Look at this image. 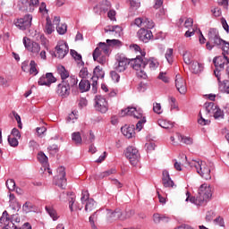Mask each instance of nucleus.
<instances>
[{"label": "nucleus", "instance_id": "nucleus-1", "mask_svg": "<svg viewBox=\"0 0 229 229\" xmlns=\"http://www.w3.org/2000/svg\"><path fill=\"white\" fill-rule=\"evenodd\" d=\"M141 55H137L134 59H128L124 56H119L117 58L118 64L115 66V71L117 72H124L125 69H128V66L131 65L138 78H142L146 80L148 74L146 73V62H144V56H146V52H140Z\"/></svg>", "mask_w": 229, "mask_h": 229}, {"label": "nucleus", "instance_id": "nucleus-2", "mask_svg": "<svg viewBox=\"0 0 229 229\" xmlns=\"http://www.w3.org/2000/svg\"><path fill=\"white\" fill-rule=\"evenodd\" d=\"M186 194L188 195L186 201L190 200L191 203L197 205V207H203L212 198V187L209 184L203 183L199 188L197 197L190 198L191 193L189 191Z\"/></svg>", "mask_w": 229, "mask_h": 229}, {"label": "nucleus", "instance_id": "nucleus-3", "mask_svg": "<svg viewBox=\"0 0 229 229\" xmlns=\"http://www.w3.org/2000/svg\"><path fill=\"white\" fill-rule=\"evenodd\" d=\"M208 38L211 44H214V46H216L217 47H221L224 60L226 62V64H229V58L226 56V55L229 54V42L221 38L217 29H210L208 33Z\"/></svg>", "mask_w": 229, "mask_h": 229}, {"label": "nucleus", "instance_id": "nucleus-4", "mask_svg": "<svg viewBox=\"0 0 229 229\" xmlns=\"http://www.w3.org/2000/svg\"><path fill=\"white\" fill-rule=\"evenodd\" d=\"M76 85H78L77 78H68L66 81H62L56 87V94L63 99H65L71 94V88Z\"/></svg>", "mask_w": 229, "mask_h": 229}, {"label": "nucleus", "instance_id": "nucleus-5", "mask_svg": "<svg viewBox=\"0 0 229 229\" xmlns=\"http://www.w3.org/2000/svg\"><path fill=\"white\" fill-rule=\"evenodd\" d=\"M124 115H133L136 119H140L136 124V130L140 131L143 128L144 123H146V117L142 118V109L137 107H127L126 109H123L120 113L121 117H124Z\"/></svg>", "mask_w": 229, "mask_h": 229}, {"label": "nucleus", "instance_id": "nucleus-6", "mask_svg": "<svg viewBox=\"0 0 229 229\" xmlns=\"http://www.w3.org/2000/svg\"><path fill=\"white\" fill-rule=\"evenodd\" d=\"M125 157L130 161L133 166L139 165V161L140 160V154L139 153V149L133 146H130L125 150Z\"/></svg>", "mask_w": 229, "mask_h": 229}, {"label": "nucleus", "instance_id": "nucleus-7", "mask_svg": "<svg viewBox=\"0 0 229 229\" xmlns=\"http://www.w3.org/2000/svg\"><path fill=\"white\" fill-rule=\"evenodd\" d=\"M31 21H33V15L25 14L21 18L15 19L13 22L16 28L24 31L29 30V28H31Z\"/></svg>", "mask_w": 229, "mask_h": 229}, {"label": "nucleus", "instance_id": "nucleus-8", "mask_svg": "<svg viewBox=\"0 0 229 229\" xmlns=\"http://www.w3.org/2000/svg\"><path fill=\"white\" fill-rule=\"evenodd\" d=\"M23 45L25 47V49L34 55V56H38V53H40V44L32 41L27 37L23 38Z\"/></svg>", "mask_w": 229, "mask_h": 229}, {"label": "nucleus", "instance_id": "nucleus-9", "mask_svg": "<svg viewBox=\"0 0 229 229\" xmlns=\"http://www.w3.org/2000/svg\"><path fill=\"white\" fill-rule=\"evenodd\" d=\"M213 64H215L216 67L214 74L216 78H217L219 83H221V74L219 72H221V71L225 69V64H228V63H226V61L225 60V56H218L213 59Z\"/></svg>", "mask_w": 229, "mask_h": 229}, {"label": "nucleus", "instance_id": "nucleus-10", "mask_svg": "<svg viewBox=\"0 0 229 229\" xmlns=\"http://www.w3.org/2000/svg\"><path fill=\"white\" fill-rule=\"evenodd\" d=\"M95 108L98 112H101V114H106V112H108V102H106V99L103 96L97 95L95 98Z\"/></svg>", "mask_w": 229, "mask_h": 229}, {"label": "nucleus", "instance_id": "nucleus-11", "mask_svg": "<svg viewBox=\"0 0 229 229\" xmlns=\"http://www.w3.org/2000/svg\"><path fill=\"white\" fill-rule=\"evenodd\" d=\"M55 56L62 60L69 53V46L65 41H59L55 47Z\"/></svg>", "mask_w": 229, "mask_h": 229}, {"label": "nucleus", "instance_id": "nucleus-12", "mask_svg": "<svg viewBox=\"0 0 229 229\" xmlns=\"http://www.w3.org/2000/svg\"><path fill=\"white\" fill-rule=\"evenodd\" d=\"M53 83H56V78H55L51 72H47L46 75H42L38 81V85H45L46 87H51V84Z\"/></svg>", "mask_w": 229, "mask_h": 229}, {"label": "nucleus", "instance_id": "nucleus-13", "mask_svg": "<svg viewBox=\"0 0 229 229\" xmlns=\"http://www.w3.org/2000/svg\"><path fill=\"white\" fill-rule=\"evenodd\" d=\"M137 35H138L139 40H140L141 42H144L145 44H148V42H149L151 38H153V32H151V30L145 28L140 29L137 32Z\"/></svg>", "mask_w": 229, "mask_h": 229}, {"label": "nucleus", "instance_id": "nucleus-14", "mask_svg": "<svg viewBox=\"0 0 229 229\" xmlns=\"http://www.w3.org/2000/svg\"><path fill=\"white\" fill-rule=\"evenodd\" d=\"M9 216L8 211L4 210L0 217V224L4 225L3 229H17V225L12 222Z\"/></svg>", "mask_w": 229, "mask_h": 229}, {"label": "nucleus", "instance_id": "nucleus-15", "mask_svg": "<svg viewBox=\"0 0 229 229\" xmlns=\"http://www.w3.org/2000/svg\"><path fill=\"white\" fill-rule=\"evenodd\" d=\"M175 87L180 94H186L187 92V82L182 75L177 74L175 76Z\"/></svg>", "mask_w": 229, "mask_h": 229}, {"label": "nucleus", "instance_id": "nucleus-16", "mask_svg": "<svg viewBox=\"0 0 229 229\" xmlns=\"http://www.w3.org/2000/svg\"><path fill=\"white\" fill-rule=\"evenodd\" d=\"M162 183L166 189H176V184L171 180V175L167 170H164L162 174Z\"/></svg>", "mask_w": 229, "mask_h": 229}, {"label": "nucleus", "instance_id": "nucleus-17", "mask_svg": "<svg viewBox=\"0 0 229 229\" xmlns=\"http://www.w3.org/2000/svg\"><path fill=\"white\" fill-rule=\"evenodd\" d=\"M106 217L108 221H123V210L121 208H116L114 211L112 209H108L106 213Z\"/></svg>", "mask_w": 229, "mask_h": 229}, {"label": "nucleus", "instance_id": "nucleus-18", "mask_svg": "<svg viewBox=\"0 0 229 229\" xmlns=\"http://www.w3.org/2000/svg\"><path fill=\"white\" fill-rule=\"evenodd\" d=\"M105 33L114 35V37H121L123 33V28L119 25H108L104 29Z\"/></svg>", "mask_w": 229, "mask_h": 229}, {"label": "nucleus", "instance_id": "nucleus-19", "mask_svg": "<svg viewBox=\"0 0 229 229\" xmlns=\"http://www.w3.org/2000/svg\"><path fill=\"white\" fill-rule=\"evenodd\" d=\"M190 167H192L196 169L198 174H201L203 173L204 169L208 165H207L206 162L204 161H197V160H192L189 163Z\"/></svg>", "mask_w": 229, "mask_h": 229}, {"label": "nucleus", "instance_id": "nucleus-20", "mask_svg": "<svg viewBox=\"0 0 229 229\" xmlns=\"http://www.w3.org/2000/svg\"><path fill=\"white\" fill-rule=\"evenodd\" d=\"M66 195L68 196L69 208L71 212H74V207L76 210H81L83 208V206L74 204L76 202V195H74V193L69 192Z\"/></svg>", "mask_w": 229, "mask_h": 229}, {"label": "nucleus", "instance_id": "nucleus-21", "mask_svg": "<svg viewBox=\"0 0 229 229\" xmlns=\"http://www.w3.org/2000/svg\"><path fill=\"white\" fill-rule=\"evenodd\" d=\"M93 60L101 64V65H105L106 64V55L99 53V48H95L93 51Z\"/></svg>", "mask_w": 229, "mask_h": 229}, {"label": "nucleus", "instance_id": "nucleus-22", "mask_svg": "<svg viewBox=\"0 0 229 229\" xmlns=\"http://www.w3.org/2000/svg\"><path fill=\"white\" fill-rule=\"evenodd\" d=\"M212 171H214V165H208L204 171L200 172V176L204 180H212Z\"/></svg>", "mask_w": 229, "mask_h": 229}, {"label": "nucleus", "instance_id": "nucleus-23", "mask_svg": "<svg viewBox=\"0 0 229 229\" xmlns=\"http://www.w3.org/2000/svg\"><path fill=\"white\" fill-rule=\"evenodd\" d=\"M57 72L61 76L62 81H65L69 80V78H76L74 76H70L69 72L63 65H59L57 67Z\"/></svg>", "mask_w": 229, "mask_h": 229}, {"label": "nucleus", "instance_id": "nucleus-24", "mask_svg": "<svg viewBox=\"0 0 229 229\" xmlns=\"http://www.w3.org/2000/svg\"><path fill=\"white\" fill-rule=\"evenodd\" d=\"M121 131L127 139H131L135 135V126L122 127Z\"/></svg>", "mask_w": 229, "mask_h": 229}, {"label": "nucleus", "instance_id": "nucleus-25", "mask_svg": "<svg viewBox=\"0 0 229 229\" xmlns=\"http://www.w3.org/2000/svg\"><path fill=\"white\" fill-rule=\"evenodd\" d=\"M153 221L156 223V225H158L159 223H169V217L165 215H160L158 213H155L153 215Z\"/></svg>", "mask_w": 229, "mask_h": 229}, {"label": "nucleus", "instance_id": "nucleus-26", "mask_svg": "<svg viewBox=\"0 0 229 229\" xmlns=\"http://www.w3.org/2000/svg\"><path fill=\"white\" fill-rule=\"evenodd\" d=\"M95 49H98V53H102L104 55L110 54V46L108 43L99 42L98 47H97Z\"/></svg>", "mask_w": 229, "mask_h": 229}, {"label": "nucleus", "instance_id": "nucleus-27", "mask_svg": "<svg viewBox=\"0 0 229 229\" xmlns=\"http://www.w3.org/2000/svg\"><path fill=\"white\" fill-rule=\"evenodd\" d=\"M55 185L60 187V189H65L67 187V179L65 177L55 176L54 178Z\"/></svg>", "mask_w": 229, "mask_h": 229}, {"label": "nucleus", "instance_id": "nucleus-28", "mask_svg": "<svg viewBox=\"0 0 229 229\" xmlns=\"http://www.w3.org/2000/svg\"><path fill=\"white\" fill-rule=\"evenodd\" d=\"M207 114L209 115H214L216 109L218 107L214 102H206L204 104Z\"/></svg>", "mask_w": 229, "mask_h": 229}, {"label": "nucleus", "instance_id": "nucleus-29", "mask_svg": "<svg viewBox=\"0 0 229 229\" xmlns=\"http://www.w3.org/2000/svg\"><path fill=\"white\" fill-rule=\"evenodd\" d=\"M45 210L47 212L50 217H52L53 221H56L58 219V213H56V209L53 206H46Z\"/></svg>", "mask_w": 229, "mask_h": 229}, {"label": "nucleus", "instance_id": "nucleus-30", "mask_svg": "<svg viewBox=\"0 0 229 229\" xmlns=\"http://www.w3.org/2000/svg\"><path fill=\"white\" fill-rule=\"evenodd\" d=\"M79 89L81 92H89L90 90V81L82 79L79 83Z\"/></svg>", "mask_w": 229, "mask_h": 229}, {"label": "nucleus", "instance_id": "nucleus-31", "mask_svg": "<svg viewBox=\"0 0 229 229\" xmlns=\"http://www.w3.org/2000/svg\"><path fill=\"white\" fill-rule=\"evenodd\" d=\"M18 8L21 12H30V1L20 0L18 2Z\"/></svg>", "mask_w": 229, "mask_h": 229}, {"label": "nucleus", "instance_id": "nucleus-32", "mask_svg": "<svg viewBox=\"0 0 229 229\" xmlns=\"http://www.w3.org/2000/svg\"><path fill=\"white\" fill-rule=\"evenodd\" d=\"M190 70L194 74H198V72H201V71H203V65L198 62H193L191 64H190Z\"/></svg>", "mask_w": 229, "mask_h": 229}, {"label": "nucleus", "instance_id": "nucleus-33", "mask_svg": "<svg viewBox=\"0 0 229 229\" xmlns=\"http://www.w3.org/2000/svg\"><path fill=\"white\" fill-rule=\"evenodd\" d=\"M96 200L93 199H89L87 200L85 205V211L86 212H92V210H96Z\"/></svg>", "mask_w": 229, "mask_h": 229}, {"label": "nucleus", "instance_id": "nucleus-34", "mask_svg": "<svg viewBox=\"0 0 229 229\" xmlns=\"http://www.w3.org/2000/svg\"><path fill=\"white\" fill-rule=\"evenodd\" d=\"M55 31V26H53V23H51V18L49 16L47 17V24L45 26V33L47 35H51Z\"/></svg>", "mask_w": 229, "mask_h": 229}, {"label": "nucleus", "instance_id": "nucleus-35", "mask_svg": "<svg viewBox=\"0 0 229 229\" xmlns=\"http://www.w3.org/2000/svg\"><path fill=\"white\" fill-rule=\"evenodd\" d=\"M165 57L166 59V61L168 62V64H173L174 62V50L173 48H167L165 54Z\"/></svg>", "mask_w": 229, "mask_h": 229}, {"label": "nucleus", "instance_id": "nucleus-36", "mask_svg": "<svg viewBox=\"0 0 229 229\" xmlns=\"http://www.w3.org/2000/svg\"><path fill=\"white\" fill-rule=\"evenodd\" d=\"M143 62L146 63V65L148 64L149 69H151V71H155V69H157L159 65V64L157 62L156 59L147 60V59H144V56H143Z\"/></svg>", "mask_w": 229, "mask_h": 229}, {"label": "nucleus", "instance_id": "nucleus-37", "mask_svg": "<svg viewBox=\"0 0 229 229\" xmlns=\"http://www.w3.org/2000/svg\"><path fill=\"white\" fill-rule=\"evenodd\" d=\"M93 77L99 80V78H105V72L100 66H97L93 71Z\"/></svg>", "mask_w": 229, "mask_h": 229}, {"label": "nucleus", "instance_id": "nucleus-38", "mask_svg": "<svg viewBox=\"0 0 229 229\" xmlns=\"http://www.w3.org/2000/svg\"><path fill=\"white\" fill-rule=\"evenodd\" d=\"M110 8H112V4L107 1H102L100 4V10L101 12H104V13H106V12H108V10H110Z\"/></svg>", "mask_w": 229, "mask_h": 229}, {"label": "nucleus", "instance_id": "nucleus-39", "mask_svg": "<svg viewBox=\"0 0 229 229\" xmlns=\"http://www.w3.org/2000/svg\"><path fill=\"white\" fill-rule=\"evenodd\" d=\"M219 90L224 94H229V81H224L219 84Z\"/></svg>", "mask_w": 229, "mask_h": 229}, {"label": "nucleus", "instance_id": "nucleus-40", "mask_svg": "<svg viewBox=\"0 0 229 229\" xmlns=\"http://www.w3.org/2000/svg\"><path fill=\"white\" fill-rule=\"evenodd\" d=\"M72 140L76 144L77 146H80L82 142L81 134L80 132H73L72 134Z\"/></svg>", "mask_w": 229, "mask_h": 229}, {"label": "nucleus", "instance_id": "nucleus-41", "mask_svg": "<svg viewBox=\"0 0 229 229\" xmlns=\"http://www.w3.org/2000/svg\"><path fill=\"white\" fill-rule=\"evenodd\" d=\"M143 28L153 30V28H155V22L149 18H143Z\"/></svg>", "mask_w": 229, "mask_h": 229}, {"label": "nucleus", "instance_id": "nucleus-42", "mask_svg": "<svg viewBox=\"0 0 229 229\" xmlns=\"http://www.w3.org/2000/svg\"><path fill=\"white\" fill-rule=\"evenodd\" d=\"M30 74L37 76L38 74V70L37 69V63L34 60H31L30 63Z\"/></svg>", "mask_w": 229, "mask_h": 229}, {"label": "nucleus", "instance_id": "nucleus-43", "mask_svg": "<svg viewBox=\"0 0 229 229\" xmlns=\"http://www.w3.org/2000/svg\"><path fill=\"white\" fill-rule=\"evenodd\" d=\"M159 126H161V128H165V130H171L174 124L167 120H162L159 122Z\"/></svg>", "mask_w": 229, "mask_h": 229}, {"label": "nucleus", "instance_id": "nucleus-44", "mask_svg": "<svg viewBox=\"0 0 229 229\" xmlns=\"http://www.w3.org/2000/svg\"><path fill=\"white\" fill-rule=\"evenodd\" d=\"M135 216V210L129 209L125 211L124 214L122 213V221H126V219H130L131 217H133Z\"/></svg>", "mask_w": 229, "mask_h": 229}, {"label": "nucleus", "instance_id": "nucleus-45", "mask_svg": "<svg viewBox=\"0 0 229 229\" xmlns=\"http://www.w3.org/2000/svg\"><path fill=\"white\" fill-rule=\"evenodd\" d=\"M39 1L38 0H30L29 1V13H33L35 12V8H37V6H38L39 4Z\"/></svg>", "mask_w": 229, "mask_h": 229}, {"label": "nucleus", "instance_id": "nucleus-46", "mask_svg": "<svg viewBox=\"0 0 229 229\" xmlns=\"http://www.w3.org/2000/svg\"><path fill=\"white\" fill-rule=\"evenodd\" d=\"M213 117L215 119H225V113L218 106L216 108L215 113L213 114Z\"/></svg>", "mask_w": 229, "mask_h": 229}, {"label": "nucleus", "instance_id": "nucleus-47", "mask_svg": "<svg viewBox=\"0 0 229 229\" xmlns=\"http://www.w3.org/2000/svg\"><path fill=\"white\" fill-rule=\"evenodd\" d=\"M8 140V144L12 148H17V146H19V139L18 138L8 136V140Z\"/></svg>", "mask_w": 229, "mask_h": 229}, {"label": "nucleus", "instance_id": "nucleus-48", "mask_svg": "<svg viewBox=\"0 0 229 229\" xmlns=\"http://www.w3.org/2000/svg\"><path fill=\"white\" fill-rule=\"evenodd\" d=\"M183 61L184 64H186V65H190L191 64L192 62V54H191L190 52H186L183 54Z\"/></svg>", "mask_w": 229, "mask_h": 229}, {"label": "nucleus", "instance_id": "nucleus-49", "mask_svg": "<svg viewBox=\"0 0 229 229\" xmlns=\"http://www.w3.org/2000/svg\"><path fill=\"white\" fill-rule=\"evenodd\" d=\"M38 162H40V164H43V165H47V156H46V154H44V152H39L38 154Z\"/></svg>", "mask_w": 229, "mask_h": 229}, {"label": "nucleus", "instance_id": "nucleus-50", "mask_svg": "<svg viewBox=\"0 0 229 229\" xmlns=\"http://www.w3.org/2000/svg\"><path fill=\"white\" fill-rule=\"evenodd\" d=\"M56 31L59 35H65L67 33V25L66 24H58L56 26Z\"/></svg>", "mask_w": 229, "mask_h": 229}, {"label": "nucleus", "instance_id": "nucleus-51", "mask_svg": "<svg viewBox=\"0 0 229 229\" xmlns=\"http://www.w3.org/2000/svg\"><path fill=\"white\" fill-rule=\"evenodd\" d=\"M110 76H111L113 81H114V83H119V81L121 80V75H119V73H117V70L111 71Z\"/></svg>", "mask_w": 229, "mask_h": 229}, {"label": "nucleus", "instance_id": "nucleus-52", "mask_svg": "<svg viewBox=\"0 0 229 229\" xmlns=\"http://www.w3.org/2000/svg\"><path fill=\"white\" fill-rule=\"evenodd\" d=\"M179 140L182 142L183 144L191 145L192 144V138L191 137H185L183 135H179Z\"/></svg>", "mask_w": 229, "mask_h": 229}, {"label": "nucleus", "instance_id": "nucleus-53", "mask_svg": "<svg viewBox=\"0 0 229 229\" xmlns=\"http://www.w3.org/2000/svg\"><path fill=\"white\" fill-rule=\"evenodd\" d=\"M116 171L114 168H111L100 174L99 178H106V176H110V174H115Z\"/></svg>", "mask_w": 229, "mask_h": 229}, {"label": "nucleus", "instance_id": "nucleus-54", "mask_svg": "<svg viewBox=\"0 0 229 229\" xmlns=\"http://www.w3.org/2000/svg\"><path fill=\"white\" fill-rule=\"evenodd\" d=\"M22 210H24L26 214L31 212V210H33V204L31 202H25L23 204Z\"/></svg>", "mask_w": 229, "mask_h": 229}, {"label": "nucleus", "instance_id": "nucleus-55", "mask_svg": "<svg viewBox=\"0 0 229 229\" xmlns=\"http://www.w3.org/2000/svg\"><path fill=\"white\" fill-rule=\"evenodd\" d=\"M130 4L132 10H139L140 8V0H130Z\"/></svg>", "mask_w": 229, "mask_h": 229}, {"label": "nucleus", "instance_id": "nucleus-56", "mask_svg": "<svg viewBox=\"0 0 229 229\" xmlns=\"http://www.w3.org/2000/svg\"><path fill=\"white\" fill-rule=\"evenodd\" d=\"M198 123L200 124V126H208V124H210V120L203 118V116H201V113H199Z\"/></svg>", "mask_w": 229, "mask_h": 229}, {"label": "nucleus", "instance_id": "nucleus-57", "mask_svg": "<svg viewBox=\"0 0 229 229\" xmlns=\"http://www.w3.org/2000/svg\"><path fill=\"white\" fill-rule=\"evenodd\" d=\"M6 187L9 191H14L15 190V181L13 179H8L6 181Z\"/></svg>", "mask_w": 229, "mask_h": 229}, {"label": "nucleus", "instance_id": "nucleus-58", "mask_svg": "<svg viewBox=\"0 0 229 229\" xmlns=\"http://www.w3.org/2000/svg\"><path fill=\"white\" fill-rule=\"evenodd\" d=\"M79 76H80V78H82V80H85V79L89 78V70L87 68L83 67L80 71Z\"/></svg>", "mask_w": 229, "mask_h": 229}, {"label": "nucleus", "instance_id": "nucleus-59", "mask_svg": "<svg viewBox=\"0 0 229 229\" xmlns=\"http://www.w3.org/2000/svg\"><path fill=\"white\" fill-rule=\"evenodd\" d=\"M99 79H98V77H91V81H92V83H91V86H92V90L94 92V94H96V92H98V81Z\"/></svg>", "mask_w": 229, "mask_h": 229}, {"label": "nucleus", "instance_id": "nucleus-60", "mask_svg": "<svg viewBox=\"0 0 229 229\" xmlns=\"http://www.w3.org/2000/svg\"><path fill=\"white\" fill-rule=\"evenodd\" d=\"M106 44L110 46H121V40L119 39H106Z\"/></svg>", "mask_w": 229, "mask_h": 229}, {"label": "nucleus", "instance_id": "nucleus-61", "mask_svg": "<svg viewBox=\"0 0 229 229\" xmlns=\"http://www.w3.org/2000/svg\"><path fill=\"white\" fill-rule=\"evenodd\" d=\"M89 197H90V195L89 194V191H82V196L81 198V203H83L84 201H86V203H87V201H89V199H90Z\"/></svg>", "mask_w": 229, "mask_h": 229}, {"label": "nucleus", "instance_id": "nucleus-62", "mask_svg": "<svg viewBox=\"0 0 229 229\" xmlns=\"http://www.w3.org/2000/svg\"><path fill=\"white\" fill-rule=\"evenodd\" d=\"M55 176H59L60 178H65V167L61 166L57 168V175Z\"/></svg>", "mask_w": 229, "mask_h": 229}, {"label": "nucleus", "instance_id": "nucleus-63", "mask_svg": "<svg viewBox=\"0 0 229 229\" xmlns=\"http://www.w3.org/2000/svg\"><path fill=\"white\" fill-rule=\"evenodd\" d=\"M9 137H14L16 139H21V131L17 128L12 130L11 135Z\"/></svg>", "mask_w": 229, "mask_h": 229}, {"label": "nucleus", "instance_id": "nucleus-64", "mask_svg": "<svg viewBox=\"0 0 229 229\" xmlns=\"http://www.w3.org/2000/svg\"><path fill=\"white\" fill-rule=\"evenodd\" d=\"M153 110L155 112V114H162V106L159 103H156L153 106Z\"/></svg>", "mask_w": 229, "mask_h": 229}]
</instances>
